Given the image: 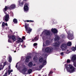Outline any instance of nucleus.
Masks as SVG:
<instances>
[{"label": "nucleus", "instance_id": "1", "mask_svg": "<svg viewBox=\"0 0 76 76\" xmlns=\"http://www.w3.org/2000/svg\"><path fill=\"white\" fill-rule=\"evenodd\" d=\"M66 69L70 73L75 72V68L73 67V65L70 64L69 65V67L66 68Z\"/></svg>", "mask_w": 76, "mask_h": 76}, {"label": "nucleus", "instance_id": "2", "mask_svg": "<svg viewBox=\"0 0 76 76\" xmlns=\"http://www.w3.org/2000/svg\"><path fill=\"white\" fill-rule=\"evenodd\" d=\"M39 61L40 63H43V65H46L47 64V58L45 60H44L43 57H40L39 58Z\"/></svg>", "mask_w": 76, "mask_h": 76}, {"label": "nucleus", "instance_id": "3", "mask_svg": "<svg viewBox=\"0 0 76 76\" xmlns=\"http://www.w3.org/2000/svg\"><path fill=\"white\" fill-rule=\"evenodd\" d=\"M67 48V45L66 43L63 44L61 46V48L62 51L66 50Z\"/></svg>", "mask_w": 76, "mask_h": 76}, {"label": "nucleus", "instance_id": "4", "mask_svg": "<svg viewBox=\"0 0 76 76\" xmlns=\"http://www.w3.org/2000/svg\"><path fill=\"white\" fill-rule=\"evenodd\" d=\"M28 6L29 3H26L25 4L24 7V11H28L29 10Z\"/></svg>", "mask_w": 76, "mask_h": 76}, {"label": "nucleus", "instance_id": "5", "mask_svg": "<svg viewBox=\"0 0 76 76\" xmlns=\"http://www.w3.org/2000/svg\"><path fill=\"white\" fill-rule=\"evenodd\" d=\"M26 29V31L27 32V33L28 34H30L31 32H32V28H31L30 27H27Z\"/></svg>", "mask_w": 76, "mask_h": 76}, {"label": "nucleus", "instance_id": "6", "mask_svg": "<svg viewBox=\"0 0 76 76\" xmlns=\"http://www.w3.org/2000/svg\"><path fill=\"white\" fill-rule=\"evenodd\" d=\"M54 44V47H60V42H56Z\"/></svg>", "mask_w": 76, "mask_h": 76}, {"label": "nucleus", "instance_id": "7", "mask_svg": "<svg viewBox=\"0 0 76 76\" xmlns=\"http://www.w3.org/2000/svg\"><path fill=\"white\" fill-rule=\"evenodd\" d=\"M9 20V14H6L4 18V20L6 22H8Z\"/></svg>", "mask_w": 76, "mask_h": 76}, {"label": "nucleus", "instance_id": "8", "mask_svg": "<svg viewBox=\"0 0 76 76\" xmlns=\"http://www.w3.org/2000/svg\"><path fill=\"white\" fill-rule=\"evenodd\" d=\"M68 37H67V38L69 39H73V35H71V34H70V32H69V33H68Z\"/></svg>", "mask_w": 76, "mask_h": 76}, {"label": "nucleus", "instance_id": "9", "mask_svg": "<svg viewBox=\"0 0 76 76\" xmlns=\"http://www.w3.org/2000/svg\"><path fill=\"white\" fill-rule=\"evenodd\" d=\"M31 58V56H27L26 57V59L25 60L26 62L28 63L29 61V59Z\"/></svg>", "mask_w": 76, "mask_h": 76}, {"label": "nucleus", "instance_id": "10", "mask_svg": "<svg viewBox=\"0 0 76 76\" xmlns=\"http://www.w3.org/2000/svg\"><path fill=\"white\" fill-rule=\"evenodd\" d=\"M45 51L46 53H51V49L50 48L47 47L45 49Z\"/></svg>", "mask_w": 76, "mask_h": 76}, {"label": "nucleus", "instance_id": "11", "mask_svg": "<svg viewBox=\"0 0 76 76\" xmlns=\"http://www.w3.org/2000/svg\"><path fill=\"white\" fill-rule=\"evenodd\" d=\"M51 31L53 34H57L58 32V31L56 28H52L51 29Z\"/></svg>", "mask_w": 76, "mask_h": 76}, {"label": "nucleus", "instance_id": "12", "mask_svg": "<svg viewBox=\"0 0 76 76\" xmlns=\"http://www.w3.org/2000/svg\"><path fill=\"white\" fill-rule=\"evenodd\" d=\"M76 60V55H74L72 56V59H71L72 61L75 63V61Z\"/></svg>", "mask_w": 76, "mask_h": 76}, {"label": "nucleus", "instance_id": "13", "mask_svg": "<svg viewBox=\"0 0 76 76\" xmlns=\"http://www.w3.org/2000/svg\"><path fill=\"white\" fill-rule=\"evenodd\" d=\"M45 34L46 35V36H50V34H51V32H50V31H47L45 32Z\"/></svg>", "mask_w": 76, "mask_h": 76}, {"label": "nucleus", "instance_id": "14", "mask_svg": "<svg viewBox=\"0 0 76 76\" xmlns=\"http://www.w3.org/2000/svg\"><path fill=\"white\" fill-rule=\"evenodd\" d=\"M55 41H59L60 40V37L57 35H55Z\"/></svg>", "mask_w": 76, "mask_h": 76}, {"label": "nucleus", "instance_id": "15", "mask_svg": "<svg viewBox=\"0 0 76 76\" xmlns=\"http://www.w3.org/2000/svg\"><path fill=\"white\" fill-rule=\"evenodd\" d=\"M22 71H23V73H26V72L27 71V70H28V69L27 68H26V67H24L23 69H22Z\"/></svg>", "mask_w": 76, "mask_h": 76}, {"label": "nucleus", "instance_id": "16", "mask_svg": "<svg viewBox=\"0 0 76 76\" xmlns=\"http://www.w3.org/2000/svg\"><path fill=\"white\" fill-rule=\"evenodd\" d=\"M33 60L35 62H37L38 59L37 57L35 56L34 57Z\"/></svg>", "mask_w": 76, "mask_h": 76}, {"label": "nucleus", "instance_id": "17", "mask_svg": "<svg viewBox=\"0 0 76 76\" xmlns=\"http://www.w3.org/2000/svg\"><path fill=\"white\" fill-rule=\"evenodd\" d=\"M33 66V64L32 62H30L28 64V66L29 67H31Z\"/></svg>", "mask_w": 76, "mask_h": 76}, {"label": "nucleus", "instance_id": "18", "mask_svg": "<svg viewBox=\"0 0 76 76\" xmlns=\"http://www.w3.org/2000/svg\"><path fill=\"white\" fill-rule=\"evenodd\" d=\"M45 44L47 45H49L50 44V41L49 40H46V41Z\"/></svg>", "mask_w": 76, "mask_h": 76}, {"label": "nucleus", "instance_id": "19", "mask_svg": "<svg viewBox=\"0 0 76 76\" xmlns=\"http://www.w3.org/2000/svg\"><path fill=\"white\" fill-rule=\"evenodd\" d=\"M15 7H16V5L14 4L12 5L10 7V8L11 9H14V8H15Z\"/></svg>", "mask_w": 76, "mask_h": 76}, {"label": "nucleus", "instance_id": "20", "mask_svg": "<svg viewBox=\"0 0 76 76\" xmlns=\"http://www.w3.org/2000/svg\"><path fill=\"white\" fill-rule=\"evenodd\" d=\"M13 22L14 23L16 24L18 23V20H17L16 18H14L13 20Z\"/></svg>", "mask_w": 76, "mask_h": 76}, {"label": "nucleus", "instance_id": "21", "mask_svg": "<svg viewBox=\"0 0 76 76\" xmlns=\"http://www.w3.org/2000/svg\"><path fill=\"white\" fill-rule=\"evenodd\" d=\"M32 72V70L31 69H29L28 70V72L29 74H31Z\"/></svg>", "mask_w": 76, "mask_h": 76}, {"label": "nucleus", "instance_id": "22", "mask_svg": "<svg viewBox=\"0 0 76 76\" xmlns=\"http://www.w3.org/2000/svg\"><path fill=\"white\" fill-rule=\"evenodd\" d=\"M12 40L14 41H16V38L13 35L12 36Z\"/></svg>", "mask_w": 76, "mask_h": 76}, {"label": "nucleus", "instance_id": "23", "mask_svg": "<svg viewBox=\"0 0 76 76\" xmlns=\"http://www.w3.org/2000/svg\"><path fill=\"white\" fill-rule=\"evenodd\" d=\"M7 9H8V7H7L6 6H5L4 8L3 9V11L4 12V11H7Z\"/></svg>", "mask_w": 76, "mask_h": 76}, {"label": "nucleus", "instance_id": "24", "mask_svg": "<svg viewBox=\"0 0 76 76\" xmlns=\"http://www.w3.org/2000/svg\"><path fill=\"white\" fill-rule=\"evenodd\" d=\"M25 28H28V26H29V24L27 23H25Z\"/></svg>", "mask_w": 76, "mask_h": 76}, {"label": "nucleus", "instance_id": "25", "mask_svg": "<svg viewBox=\"0 0 76 76\" xmlns=\"http://www.w3.org/2000/svg\"><path fill=\"white\" fill-rule=\"evenodd\" d=\"M38 37L37 36L34 38V41H38Z\"/></svg>", "mask_w": 76, "mask_h": 76}, {"label": "nucleus", "instance_id": "26", "mask_svg": "<svg viewBox=\"0 0 76 76\" xmlns=\"http://www.w3.org/2000/svg\"><path fill=\"white\" fill-rule=\"evenodd\" d=\"M12 58L11 56H9V61L10 63H11L12 62Z\"/></svg>", "mask_w": 76, "mask_h": 76}, {"label": "nucleus", "instance_id": "27", "mask_svg": "<svg viewBox=\"0 0 76 76\" xmlns=\"http://www.w3.org/2000/svg\"><path fill=\"white\" fill-rule=\"evenodd\" d=\"M18 39H19L20 40V42H23V40L22 39V38H19Z\"/></svg>", "mask_w": 76, "mask_h": 76}, {"label": "nucleus", "instance_id": "28", "mask_svg": "<svg viewBox=\"0 0 76 76\" xmlns=\"http://www.w3.org/2000/svg\"><path fill=\"white\" fill-rule=\"evenodd\" d=\"M67 45L68 46H71L72 45V42H68Z\"/></svg>", "mask_w": 76, "mask_h": 76}, {"label": "nucleus", "instance_id": "29", "mask_svg": "<svg viewBox=\"0 0 76 76\" xmlns=\"http://www.w3.org/2000/svg\"><path fill=\"white\" fill-rule=\"evenodd\" d=\"M23 3H24L23 2H22L21 3H20V2H19V5L20 6H23Z\"/></svg>", "mask_w": 76, "mask_h": 76}, {"label": "nucleus", "instance_id": "30", "mask_svg": "<svg viewBox=\"0 0 76 76\" xmlns=\"http://www.w3.org/2000/svg\"><path fill=\"white\" fill-rule=\"evenodd\" d=\"M34 22V20H26V22Z\"/></svg>", "mask_w": 76, "mask_h": 76}, {"label": "nucleus", "instance_id": "31", "mask_svg": "<svg viewBox=\"0 0 76 76\" xmlns=\"http://www.w3.org/2000/svg\"><path fill=\"white\" fill-rule=\"evenodd\" d=\"M72 51H75L76 50V49L75 48V47H74L72 48Z\"/></svg>", "mask_w": 76, "mask_h": 76}, {"label": "nucleus", "instance_id": "32", "mask_svg": "<svg viewBox=\"0 0 76 76\" xmlns=\"http://www.w3.org/2000/svg\"><path fill=\"white\" fill-rule=\"evenodd\" d=\"M2 69H3V65L1 64L0 65V70H1Z\"/></svg>", "mask_w": 76, "mask_h": 76}, {"label": "nucleus", "instance_id": "33", "mask_svg": "<svg viewBox=\"0 0 76 76\" xmlns=\"http://www.w3.org/2000/svg\"><path fill=\"white\" fill-rule=\"evenodd\" d=\"M4 25H5V23H4V22H3L2 24V27H4Z\"/></svg>", "mask_w": 76, "mask_h": 76}, {"label": "nucleus", "instance_id": "34", "mask_svg": "<svg viewBox=\"0 0 76 76\" xmlns=\"http://www.w3.org/2000/svg\"><path fill=\"white\" fill-rule=\"evenodd\" d=\"M70 60L69 59H68L66 61V63H70Z\"/></svg>", "mask_w": 76, "mask_h": 76}, {"label": "nucleus", "instance_id": "35", "mask_svg": "<svg viewBox=\"0 0 76 76\" xmlns=\"http://www.w3.org/2000/svg\"><path fill=\"white\" fill-rule=\"evenodd\" d=\"M61 37L62 38H65L66 37V36H65V35L62 34L61 35Z\"/></svg>", "mask_w": 76, "mask_h": 76}, {"label": "nucleus", "instance_id": "36", "mask_svg": "<svg viewBox=\"0 0 76 76\" xmlns=\"http://www.w3.org/2000/svg\"><path fill=\"white\" fill-rule=\"evenodd\" d=\"M7 72H6L5 74H4V75L3 76H7Z\"/></svg>", "mask_w": 76, "mask_h": 76}, {"label": "nucleus", "instance_id": "37", "mask_svg": "<svg viewBox=\"0 0 76 76\" xmlns=\"http://www.w3.org/2000/svg\"><path fill=\"white\" fill-rule=\"evenodd\" d=\"M7 64V62L6 61H5L4 63V66H6V64Z\"/></svg>", "mask_w": 76, "mask_h": 76}, {"label": "nucleus", "instance_id": "38", "mask_svg": "<svg viewBox=\"0 0 76 76\" xmlns=\"http://www.w3.org/2000/svg\"><path fill=\"white\" fill-rule=\"evenodd\" d=\"M16 43H19L20 42V40L18 39V41L16 42Z\"/></svg>", "mask_w": 76, "mask_h": 76}, {"label": "nucleus", "instance_id": "39", "mask_svg": "<svg viewBox=\"0 0 76 76\" xmlns=\"http://www.w3.org/2000/svg\"><path fill=\"white\" fill-rule=\"evenodd\" d=\"M8 42H10V43H12V41L11 40H10L9 39L8 40Z\"/></svg>", "mask_w": 76, "mask_h": 76}, {"label": "nucleus", "instance_id": "40", "mask_svg": "<svg viewBox=\"0 0 76 76\" xmlns=\"http://www.w3.org/2000/svg\"><path fill=\"white\" fill-rule=\"evenodd\" d=\"M8 75H10V73H11V72L10 71V70H8Z\"/></svg>", "mask_w": 76, "mask_h": 76}, {"label": "nucleus", "instance_id": "41", "mask_svg": "<svg viewBox=\"0 0 76 76\" xmlns=\"http://www.w3.org/2000/svg\"><path fill=\"white\" fill-rule=\"evenodd\" d=\"M37 43H34V44H33V45L34 46H36V45H37Z\"/></svg>", "mask_w": 76, "mask_h": 76}, {"label": "nucleus", "instance_id": "42", "mask_svg": "<svg viewBox=\"0 0 76 76\" xmlns=\"http://www.w3.org/2000/svg\"><path fill=\"white\" fill-rule=\"evenodd\" d=\"M10 16H13V13H11Z\"/></svg>", "mask_w": 76, "mask_h": 76}, {"label": "nucleus", "instance_id": "43", "mask_svg": "<svg viewBox=\"0 0 76 76\" xmlns=\"http://www.w3.org/2000/svg\"><path fill=\"white\" fill-rule=\"evenodd\" d=\"M22 39H25V37L24 36H23L22 37Z\"/></svg>", "mask_w": 76, "mask_h": 76}, {"label": "nucleus", "instance_id": "44", "mask_svg": "<svg viewBox=\"0 0 76 76\" xmlns=\"http://www.w3.org/2000/svg\"><path fill=\"white\" fill-rule=\"evenodd\" d=\"M61 56H63V55H64V53H63V52H61Z\"/></svg>", "mask_w": 76, "mask_h": 76}, {"label": "nucleus", "instance_id": "45", "mask_svg": "<svg viewBox=\"0 0 76 76\" xmlns=\"http://www.w3.org/2000/svg\"><path fill=\"white\" fill-rule=\"evenodd\" d=\"M18 63H17L16 64V66H15V67H16V68H17V67H18Z\"/></svg>", "mask_w": 76, "mask_h": 76}, {"label": "nucleus", "instance_id": "46", "mask_svg": "<svg viewBox=\"0 0 76 76\" xmlns=\"http://www.w3.org/2000/svg\"><path fill=\"white\" fill-rule=\"evenodd\" d=\"M9 39H12V36H10L9 37Z\"/></svg>", "mask_w": 76, "mask_h": 76}, {"label": "nucleus", "instance_id": "47", "mask_svg": "<svg viewBox=\"0 0 76 76\" xmlns=\"http://www.w3.org/2000/svg\"><path fill=\"white\" fill-rule=\"evenodd\" d=\"M5 25L6 26H8V25H7V23H5Z\"/></svg>", "mask_w": 76, "mask_h": 76}, {"label": "nucleus", "instance_id": "48", "mask_svg": "<svg viewBox=\"0 0 76 76\" xmlns=\"http://www.w3.org/2000/svg\"><path fill=\"white\" fill-rule=\"evenodd\" d=\"M39 67H40L41 68H42V65H40L39 66Z\"/></svg>", "mask_w": 76, "mask_h": 76}, {"label": "nucleus", "instance_id": "49", "mask_svg": "<svg viewBox=\"0 0 76 76\" xmlns=\"http://www.w3.org/2000/svg\"><path fill=\"white\" fill-rule=\"evenodd\" d=\"M11 72H13V69H11V70L10 71Z\"/></svg>", "mask_w": 76, "mask_h": 76}, {"label": "nucleus", "instance_id": "50", "mask_svg": "<svg viewBox=\"0 0 76 76\" xmlns=\"http://www.w3.org/2000/svg\"><path fill=\"white\" fill-rule=\"evenodd\" d=\"M10 69H11L10 68V66H9V69H10Z\"/></svg>", "mask_w": 76, "mask_h": 76}, {"label": "nucleus", "instance_id": "51", "mask_svg": "<svg viewBox=\"0 0 76 76\" xmlns=\"http://www.w3.org/2000/svg\"><path fill=\"white\" fill-rule=\"evenodd\" d=\"M26 21L27 20H24V22H25V23H26Z\"/></svg>", "mask_w": 76, "mask_h": 76}, {"label": "nucleus", "instance_id": "52", "mask_svg": "<svg viewBox=\"0 0 76 76\" xmlns=\"http://www.w3.org/2000/svg\"><path fill=\"white\" fill-rule=\"evenodd\" d=\"M23 1H27V0H23Z\"/></svg>", "mask_w": 76, "mask_h": 76}, {"label": "nucleus", "instance_id": "53", "mask_svg": "<svg viewBox=\"0 0 76 76\" xmlns=\"http://www.w3.org/2000/svg\"><path fill=\"white\" fill-rule=\"evenodd\" d=\"M26 47V46H25V45H24V47Z\"/></svg>", "mask_w": 76, "mask_h": 76}, {"label": "nucleus", "instance_id": "54", "mask_svg": "<svg viewBox=\"0 0 76 76\" xmlns=\"http://www.w3.org/2000/svg\"><path fill=\"white\" fill-rule=\"evenodd\" d=\"M34 41V39H33L32 40V41Z\"/></svg>", "mask_w": 76, "mask_h": 76}, {"label": "nucleus", "instance_id": "55", "mask_svg": "<svg viewBox=\"0 0 76 76\" xmlns=\"http://www.w3.org/2000/svg\"><path fill=\"white\" fill-rule=\"evenodd\" d=\"M10 31L11 32H12V30H11V29L10 30Z\"/></svg>", "mask_w": 76, "mask_h": 76}, {"label": "nucleus", "instance_id": "56", "mask_svg": "<svg viewBox=\"0 0 76 76\" xmlns=\"http://www.w3.org/2000/svg\"><path fill=\"white\" fill-rule=\"evenodd\" d=\"M16 51H15L14 52V53H16Z\"/></svg>", "mask_w": 76, "mask_h": 76}, {"label": "nucleus", "instance_id": "57", "mask_svg": "<svg viewBox=\"0 0 76 76\" xmlns=\"http://www.w3.org/2000/svg\"><path fill=\"white\" fill-rule=\"evenodd\" d=\"M39 76H41V75H39Z\"/></svg>", "mask_w": 76, "mask_h": 76}, {"label": "nucleus", "instance_id": "58", "mask_svg": "<svg viewBox=\"0 0 76 76\" xmlns=\"http://www.w3.org/2000/svg\"><path fill=\"white\" fill-rule=\"evenodd\" d=\"M54 70H56V69H54Z\"/></svg>", "mask_w": 76, "mask_h": 76}, {"label": "nucleus", "instance_id": "59", "mask_svg": "<svg viewBox=\"0 0 76 76\" xmlns=\"http://www.w3.org/2000/svg\"><path fill=\"white\" fill-rule=\"evenodd\" d=\"M67 51H69V50H67Z\"/></svg>", "mask_w": 76, "mask_h": 76}, {"label": "nucleus", "instance_id": "60", "mask_svg": "<svg viewBox=\"0 0 76 76\" xmlns=\"http://www.w3.org/2000/svg\"><path fill=\"white\" fill-rule=\"evenodd\" d=\"M11 75H12V73H11Z\"/></svg>", "mask_w": 76, "mask_h": 76}, {"label": "nucleus", "instance_id": "61", "mask_svg": "<svg viewBox=\"0 0 76 76\" xmlns=\"http://www.w3.org/2000/svg\"><path fill=\"white\" fill-rule=\"evenodd\" d=\"M21 46H22V45H21Z\"/></svg>", "mask_w": 76, "mask_h": 76}, {"label": "nucleus", "instance_id": "62", "mask_svg": "<svg viewBox=\"0 0 76 76\" xmlns=\"http://www.w3.org/2000/svg\"><path fill=\"white\" fill-rule=\"evenodd\" d=\"M45 76H46V75H45Z\"/></svg>", "mask_w": 76, "mask_h": 76}, {"label": "nucleus", "instance_id": "63", "mask_svg": "<svg viewBox=\"0 0 76 76\" xmlns=\"http://www.w3.org/2000/svg\"><path fill=\"white\" fill-rule=\"evenodd\" d=\"M15 76H16V75H15Z\"/></svg>", "mask_w": 76, "mask_h": 76}, {"label": "nucleus", "instance_id": "64", "mask_svg": "<svg viewBox=\"0 0 76 76\" xmlns=\"http://www.w3.org/2000/svg\"><path fill=\"white\" fill-rule=\"evenodd\" d=\"M43 76H44V75Z\"/></svg>", "mask_w": 76, "mask_h": 76}]
</instances>
